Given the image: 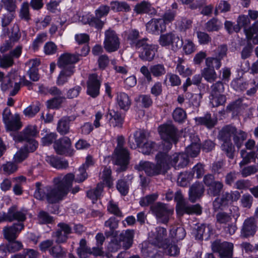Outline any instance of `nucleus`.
<instances>
[{"instance_id":"nucleus-1","label":"nucleus","mask_w":258,"mask_h":258,"mask_svg":"<svg viewBox=\"0 0 258 258\" xmlns=\"http://www.w3.org/2000/svg\"><path fill=\"white\" fill-rule=\"evenodd\" d=\"M74 179V174L68 173L64 176L59 175L54 177L52 186H43L41 182H37L34 197L39 201L46 200L48 204L58 203L69 193Z\"/></svg>"},{"instance_id":"nucleus-2","label":"nucleus","mask_w":258,"mask_h":258,"mask_svg":"<svg viewBox=\"0 0 258 258\" xmlns=\"http://www.w3.org/2000/svg\"><path fill=\"white\" fill-rule=\"evenodd\" d=\"M168 152L163 150L159 151L155 156L156 163L141 160L135 168L139 171H144L149 176L165 174L171 168V155Z\"/></svg>"},{"instance_id":"nucleus-3","label":"nucleus","mask_w":258,"mask_h":258,"mask_svg":"<svg viewBox=\"0 0 258 258\" xmlns=\"http://www.w3.org/2000/svg\"><path fill=\"white\" fill-rule=\"evenodd\" d=\"M158 132L161 139V149L169 152L173 145H176L179 141L178 130L172 123H165L160 125Z\"/></svg>"},{"instance_id":"nucleus-4","label":"nucleus","mask_w":258,"mask_h":258,"mask_svg":"<svg viewBox=\"0 0 258 258\" xmlns=\"http://www.w3.org/2000/svg\"><path fill=\"white\" fill-rule=\"evenodd\" d=\"M237 133V128L231 124L225 125L219 132L218 139L223 142L221 147L226 156L232 159L234 156L235 148L231 141V137Z\"/></svg>"},{"instance_id":"nucleus-5","label":"nucleus","mask_w":258,"mask_h":258,"mask_svg":"<svg viewBox=\"0 0 258 258\" xmlns=\"http://www.w3.org/2000/svg\"><path fill=\"white\" fill-rule=\"evenodd\" d=\"M158 49V45L150 43L149 39V41H144L135 50L141 60L151 62L154 59Z\"/></svg>"},{"instance_id":"nucleus-6","label":"nucleus","mask_w":258,"mask_h":258,"mask_svg":"<svg viewBox=\"0 0 258 258\" xmlns=\"http://www.w3.org/2000/svg\"><path fill=\"white\" fill-rule=\"evenodd\" d=\"M158 41L161 46H171V49L174 51H176L183 44L182 39H180L177 34L172 32L161 34Z\"/></svg>"},{"instance_id":"nucleus-7","label":"nucleus","mask_w":258,"mask_h":258,"mask_svg":"<svg viewBox=\"0 0 258 258\" xmlns=\"http://www.w3.org/2000/svg\"><path fill=\"white\" fill-rule=\"evenodd\" d=\"M203 182L207 187L208 194L213 197L220 196L224 187L221 181L216 180L214 174H207L204 175Z\"/></svg>"},{"instance_id":"nucleus-8","label":"nucleus","mask_w":258,"mask_h":258,"mask_svg":"<svg viewBox=\"0 0 258 258\" xmlns=\"http://www.w3.org/2000/svg\"><path fill=\"white\" fill-rule=\"evenodd\" d=\"M57 229L52 233V236L57 244L66 243L69 238V235L73 233L72 227L68 223L59 222L57 224Z\"/></svg>"},{"instance_id":"nucleus-9","label":"nucleus","mask_w":258,"mask_h":258,"mask_svg":"<svg viewBox=\"0 0 258 258\" xmlns=\"http://www.w3.org/2000/svg\"><path fill=\"white\" fill-rule=\"evenodd\" d=\"M103 46L105 50L108 53L115 52L119 49L120 40L114 30L109 29L105 32Z\"/></svg>"},{"instance_id":"nucleus-10","label":"nucleus","mask_w":258,"mask_h":258,"mask_svg":"<svg viewBox=\"0 0 258 258\" xmlns=\"http://www.w3.org/2000/svg\"><path fill=\"white\" fill-rule=\"evenodd\" d=\"M53 148L58 155L72 156L74 150L72 148L71 139L67 136H63L55 141L53 145Z\"/></svg>"},{"instance_id":"nucleus-11","label":"nucleus","mask_w":258,"mask_h":258,"mask_svg":"<svg viewBox=\"0 0 258 258\" xmlns=\"http://www.w3.org/2000/svg\"><path fill=\"white\" fill-rule=\"evenodd\" d=\"M101 80L98 75L94 73L89 74L86 82V93L93 98L97 97L100 94Z\"/></svg>"},{"instance_id":"nucleus-12","label":"nucleus","mask_w":258,"mask_h":258,"mask_svg":"<svg viewBox=\"0 0 258 258\" xmlns=\"http://www.w3.org/2000/svg\"><path fill=\"white\" fill-rule=\"evenodd\" d=\"M150 210L152 213L156 216L157 219L161 220L162 223L165 224L168 223L171 211L165 203L157 202L151 206Z\"/></svg>"},{"instance_id":"nucleus-13","label":"nucleus","mask_w":258,"mask_h":258,"mask_svg":"<svg viewBox=\"0 0 258 258\" xmlns=\"http://www.w3.org/2000/svg\"><path fill=\"white\" fill-rule=\"evenodd\" d=\"M114 164L119 166L118 171L123 172L127 169L130 163V154L127 149L114 150Z\"/></svg>"},{"instance_id":"nucleus-14","label":"nucleus","mask_w":258,"mask_h":258,"mask_svg":"<svg viewBox=\"0 0 258 258\" xmlns=\"http://www.w3.org/2000/svg\"><path fill=\"white\" fill-rule=\"evenodd\" d=\"M125 40L132 48L136 49L144 41H149L147 37H141L137 29H130L125 32Z\"/></svg>"},{"instance_id":"nucleus-15","label":"nucleus","mask_w":258,"mask_h":258,"mask_svg":"<svg viewBox=\"0 0 258 258\" xmlns=\"http://www.w3.org/2000/svg\"><path fill=\"white\" fill-rule=\"evenodd\" d=\"M233 247V244L228 242H215L212 245L213 251L218 253L220 258H232Z\"/></svg>"},{"instance_id":"nucleus-16","label":"nucleus","mask_w":258,"mask_h":258,"mask_svg":"<svg viewBox=\"0 0 258 258\" xmlns=\"http://www.w3.org/2000/svg\"><path fill=\"white\" fill-rule=\"evenodd\" d=\"M125 113H121L113 109H108L105 116L108 118L111 125L113 127H122L124 121Z\"/></svg>"},{"instance_id":"nucleus-17","label":"nucleus","mask_w":258,"mask_h":258,"mask_svg":"<svg viewBox=\"0 0 258 258\" xmlns=\"http://www.w3.org/2000/svg\"><path fill=\"white\" fill-rule=\"evenodd\" d=\"M24 228V223H14L10 226H6L3 229L4 237L7 241L16 240Z\"/></svg>"},{"instance_id":"nucleus-18","label":"nucleus","mask_w":258,"mask_h":258,"mask_svg":"<svg viewBox=\"0 0 258 258\" xmlns=\"http://www.w3.org/2000/svg\"><path fill=\"white\" fill-rule=\"evenodd\" d=\"M166 26L161 18H152L146 24V30L150 34L158 35L164 32Z\"/></svg>"},{"instance_id":"nucleus-19","label":"nucleus","mask_w":258,"mask_h":258,"mask_svg":"<svg viewBox=\"0 0 258 258\" xmlns=\"http://www.w3.org/2000/svg\"><path fill=\"white\" fill-rule=\"evenodd\" d=\"M257 231L256 221L254 217L246 218L241 229V235L244 238L253 236Z\"/></svg>"},{"instance_id":"nucleus-20","label":"nucleus","mask_w":258,"mask_h":258,"mask_svg":"<svg viewBox=\"0 0 258 258\" xmlns=\"http://www.w3.org/2000/svg\"><path fill=\"white\" fill-rule=\"evenodd\" d=\"M80 60L79 54L68 52L61 54L58 58L57 67L61 69H67L68 66H74Z\"/></svg>"},{"instance_id":"nucleus-21","label":"nucleus","mask_w":258,"mask_h":258,"mask_svg":"<svg viewBox=\"0 0 258 258\" xmlns=\"http://www.w3.org/2000/svg\"><path fill=\"white\" fill-rule=\"evenodd\" d=\"M37 126L36 125H28L21 132L14 136V139L18 142H22L26 140L33 139L31 137H35L38 134Z\"/></svg>"},{"instance_id":"nucleus-22","label":"nucleus","mask_w":258,"mask_h":258,"mask_svg":"<svg viewBox=\"0 0 258 258\" xmlns=\"http://www.w3.org/2000/svg\"><path fill=\"white\" fill-rule=\"evenodd\" d=\"M7 222L17 221V223H23L26 220V215L21 211L17 210V207L13 205L10 207L7 213Z\"/></svg>"},{"instance_id":"nucleus-23","label":"nucleus","mask_w":258,"mask_h":258,"mask_svg":"<svg viewBox=\"0 0 258 258\" xmlns=\"http://www.w3.org/2000/svg\"><path fill=\"white\" fill-rule=\"evenodd\" d=\"M205 191V187L203 184L199 181H196L190 187L189 189V200L192 203H195L201 198Z\"/></svg>"},{"instance_id":"nucleus-24","label":"nucleus","mask_w":258,"mask_h":258,"mask_svg":"<svg viewBox=\"0 0 258 258\" xmlns=\"http://www.w3.org/2000/svg\"><path fill=\"white\" fill-rule=\"evenodd\" d=\"M23 247L22 243L16 239L8 241V243L6 245H0V253L4 256H7L8 253L18 251L23 249Z\"/></svg>"},{"instance_id":"nucleus-25","label":"nucleus","mask_w":258,"mask_h":258,"mask_svg":"<svg viewBox=\"0 0 258 258\" xmlns=\"http://www.w3.org/2000/svg\"><path fill=\"white\" fill-rule=\"evenodd\" d=\"M133 138L135 140V143L132 141L131 137H130L128 139V144L131 148L135 149L137 148H140L147 139L145 131L143 130L136 131L134 133Z\"/></svg>"},{"instance_id":"nucleus-26","label":"nucleus","mask_w":258,"mask_h":258,"mask_svg":"<svg viewBox=\"0 0 258 258\" xmlns=\"http://www.w3.org/2000/svg\"><path fill=\"white\" fill-rule=\"evenodd\" d=\"M75 72L74 66H68L67 69H61L56 79V84L58 86H61L67 83Z\"/></svg>"},{"instance_id":"nucleus-27","label":"nucleus","mask_w":258,"mask_h":258,"mask_svg":"<svg viewBox=\"0 0 258 258\" xmlns=\"http://www.w3.org/2000/svg\"><path fill=\"white\" fill-rule=\"evenodd\" d=\"M116 103L120 110L124 112H127L130 108L132 100L129 96L124 92H119L117 94Z\"/></svg>"},{"instance_id":"nucleus-28","label":"nucleus","mask_w":258,"mask_h":258,"mask_svg":"<svg viewBox=\"0 0 258 258\" xmlns=\"http://www.w3.org/2000/svg\"><path fill=\"white\" fill-rule=\"evenodd\" d=\"M134 11L137 14H148L155 15L157 13V11L152 7L151 4L145 1L137 3L135 6Z\"/></svg>"},{"instance_id":"nucleus-29","label":"nucleus","mask_w":258,"mask_h":258,"mask_svg":"<svg viewBox=\"0 0 258 258\" xmlns=\"http://www.w3.org/2000/svg\"><path fill=\"white\" fill-rule=\"evenodd\" d=\"M104 225L109 228L108 230L105 231V235L107 238L116 237L118 235V231L116 230L118 226V220L114 217H111L108 220L105 221Z\"/></svg>"},{"instance_id":"nucleus-30","label":"nucleus","mask_w":258,"mask_h":258,"mask_svg":"<svg viewBox=\"0 0 258 258\" xmlns=\"http://www.w3.org/2000/svg\"><path fill=\"white\" fill-rule=\"evenodd\" d=\"M134 237V230L127 229L124 232H122L119 235V240L124 250L128 249L133 243Z\"/></svg>"},{"instance_id":"nucleus-31","label":"nucleus","mask_w":258,"mask_h":258,"mask_svg":"<svg viewBox=\"0 0 258 258\" xmlns=\"http://www.w3.org/2000/svg\"><path fill=\"white\" fill-rule=\"evenodd\" d=\"M195 120L198 124L204 125L209 130L213 128L218 121L216 118H212L210 113H207L204 116L196 117Z\"/></svg>"},{"instance_id":"nucleus-32","label":"nucleus","mask_w":258,"mask_h":258,"mask_svg":"<svg viewBox=\"0 0 258 258\" xmlns=\"http://www.w3.org/2000/svg\"><path fill=\"white\" fill-rule=\"evenodd\" d=\"M232 202V196L228 192L222 194L221 198H216L213 202V206L215 210H223L224 207Z\"/></svg>"},{"instance_id":"nucleus-33","label":"nucleus","mask_w":258,"mask_h":258,"mask_svg":"<svg viewBox=\"0 0 258 258\" xmlns=\"http://www.w3.org/2000/svg\"><path fill=\"white\" fill-rule=\"evenodd\" d=\"M162 245L168 255L171 256H176L179 255L180 249L174 241L170 242L169 239L165 238Z\"/></svg>"},{"instance_id":"nucleus-34","label":"nucleus","mask_w":258,"mask_h":258,"mask_svg":"<svg viewBox=\"0 0 258 258\" xmlns=\"http://www.w3.org/2000/svg\"><path fill=\"white\" fill-rule=\"evenodd\" d=\"M186 234L185 229L181 226L172 225L170 227L169 235L174 240L177 242L183 239Z\"/></svg>"},{"instance_id":"nucleus-35","label":"nucleus","mask_w":258,"mask_h":258,"mask_svg":"<svg viewBox=\"0 0 258 258\" xmlns=\"http://www.w3.org/2000/svg\"><path fill=\"white\" fill-rule=\"evenodd\" d=\"M46 160L52 167L56 169H66L69 167L68 161L61 160L56 156H47Z\"/></svg>"},{"instance_id":"nucleus-36","label":"nucleus","mask_w":258,"mask_h":258,"mask_svg":"<svg viewBox=\"0 0 258 258\" xmlns=\"http://www.w3.org/2000/svg\"><path fill=\"white\" fill-rule=\"evenodd\" d=\"M103 187L102 184L98 183L94 188L88 190L87 191V197L91 200L93 204H95L100 199L103 190Z\"/></svg>"},{"instance_id":"nucleus-37","label":"nucleus","mask_w":258,"mask_h":258,"mask_svg":"<svg viewBox=\"0 0 258 258\" xmlns=\"http://www.w3.org/2000/svg\"><path fill=\"white\" fill-rule=\"evenodd\" d=\"M180 210L182 214L201 215L202 214V207L199 204L192 205H183L181 207Z\"/></svg>"},{"instance_id":"nucleus-38","label":"nucleus","mask_w":258,"mask_h":258,"mask_svg":"<svg viewBox=\"0 0 258 258\" xmlns=\"http://www.w3.org/2000/svg\"><path fill=\"white\" fill-rule=\"evenodd\" d=\"M43 132H45L46 134L43 137L41 140L40 142L43 146L49 147L57 140L58 137L57 134L55 132H51L50 131L47 132V130H43Z\"/></svg>"},{"instance_id":"nucleus-39","label":"nucleus","mask_w":258,"mask_h":258,"mask_svg":"<svg viewBox=\"0 0 258 258\" xmlns=\"http://www.w3.org/2000/svg\"><path fill=\"white\" fill-rule=\"evenodd\" d=\"M141 152L145 155H150L157 151L159 148V145L156 142L148 141L145 142L140 148Z\"/></svg>"},{"instance_id":"nucleus-40","label":"nucleus","mask_w":258,"mask_h":258,"mask_svg":"<svg viewBox=\"0 0 258 258\" xmlns=\"http://www.w3.org/2000/svg\"><path fill=\"white\" fill-rule=\"evenodd\" d=\"M111 10L114 12H129L131 11L130 5L125 2L113 1L110 3Z\"/></svg>"},{"instance_id":"nucleus-41","label":"nucleus","mask_w":258,"mask_h":258,"mask_svg":"<svg viewBox=\"0 0 258 258\" xmlns=\"http://www.w3.org/2000/svg\"><path fill=\"white\" fill-rule=\"evenodd\" d=\"M70 121L67 118L60 119L56 126L57 132L61 136H65L70 132Z\"/></svg>"},{"instance_id":"nucleus-42","label":"nucleus","mask_w":258,"mask_h":258,"mask_svg":"<svg viewBox=\"0 0 258 258\" xmlns=\"http://www.w3.org/2000/svg\"><path fill=\"white\" fill-rule=\"evenodd\" d=\"M65 97H53L46 102V106L47 109L58 110L61 107Z\"/></svg>"},{"instance_id":"nucleus-43","label":"nucleus","mask_w":258,"mask_h":258,"mask_svg":"<svg viewBox=\"0 0 258 258\" xmlns=\"http://www.w3.org/2000/svg\"><path fill=\"white\" fill-rule=\"evenodd\" d=\"M211 230L209 225L207 226L206 224H201L198 225L196 228V232L195 233L196 239L199 240H203V236L204 234L207 235V237L210 236V232Z\"/></svg>"},{"instance_id":"nucleus-44","label":"nucleus","mask_w":258,"mask_h":258,"mask_svg":"<svg viewBox=\"0 0 258 258\" xmlns=\"http://www.w3.org/2000/svg\"><path fill=\"white\" fill-rule=\"evenodd\" d=\"M241 107V101L236 100L228 104L226 108L227 113H231L233 117L238 116Z\"/></svg>"},{"instance_id":"nucleus-45","label":"nucleus","mask_w":258,"mask_h":258,"mask_svg":"<svg viewBox=\"0 0 258 258\" xmlns=\"http://www.w3.org/2000/svg\"><path fill=\"white\" fill-rule=\"evenodd\" d=\"M210 100L213 107H218L225 104L226 101V97L225 95L220 93H211Z\"/></svg>"},{"instance_id":"nucleus-46","label":"nucleus","mask_w":258,"mask_h":258,"mask_svg":"<svg viewBox=\"0 0 258 258\" xmlns=\"http://www.w3.org/2000/svg\"><path fill=\"white\" fill-rule=\"evenodd\" d=\"M192 173L189 171L181 172L177 178V182L180 186L185 187L189 184L193 179Z\"/></svg>"},{"instance_id":"nucleus-47","label":"nucleus","mask_w":258,"mask_h":258,"mask_svg":"<svg viewBox=\"0 0 258 258\" xmlns=\"http://www.w3.org/2000/svg\"><path fill=\"white\" fill-rule=\"evenodd\" d=\"M186 117L187 114L185 111L180 107H176L173 111L172 118L176 122L183 123L185 122Z\"/></svg>"},{"instance_id":"nucleus-48","label":"nucleus","mask_w":258,"mask_h":258,"mask_svg":"<svg viewBox=\"0 0 258 258\" xmlns=\"http://www.w3.org/2000/svg\"><path fill=\"white\" fill-rule=\"evenodd\" d=\"M240 155L242 158V161L240 163L241 166L246 165L251 161H255V158H257L256 153L254 151L247 152L244 149L241 150Z\"/></svg>"},{"instance_id":"nucleus-49","label":"nucleus","mask_w":258,"mask_h":258,"mask_svg":"<svg viewBox=\"0 0 258 258\" xmlns=\"http://www.w3.org/2000/svg\"><path fill=\"white\" fill-rule=\"evenodd\" d=\"M202 76L209 83L215 81L217 78L215 70L211 67H207L204 68L202 72Z\"/></svg>"},{"instance_id":"nucleus-50","label":"nucleus","mask_w":258,"mask_h":258,"mask_svg":"<svg viewBox=\"0 0 258 258\" xmlns=\"http://www.w3.org/2000/svg\"><path fill=\"white\" fill-rule=\"evenodd\" d=\"M158 195L156 193L149 194L140 198L139 204L142 207H148L153 204L157 200Z\"/></svg>"},{"instance_id":"nucleus-51","label":"nucleus","mask_w":258,"mask_h":258,"mask_svg":"<svg viewBox=\"0 0 258 258\" xmlns=\"http://www.w3.org/2000/svg\"><path fill=\"white\" fill-rule=\"evenodd\" d=\"M7 130L10 131H16L19 130L22 125L19 115L12 118L5 124Z\"/></svg>"},{"instance_id":"nucleus-52","label":"nucleus","mask_w":258,"mask_h":258,"mask_svg":"<svg viewBox=\"0 0 258 258\" xmlns=\"http://www.w3.org/2000/svg\"><path fill=\"white\" fill-rule=\"evenodd\" d=\"M87 23L91 27H93L97 30L101 29L104 23L101 20L100 18L93 15H90L87 18Z\"/></svg>"},{"instance_id":"nucleus-53","label":"nucleus","mask_w":258,"mask_h":258,"mask_svg":"<svg viewBox=\"0 0 258 258\" xmlns=\"http://www.w3.org/2000/svg\"><path fill=\"white\" fill-rule=\"evenodd\" d=\"M247 137V134L245 132L242 130H239L238 132L237 131V133H235L233 137V140L238 149L241 148Z\"/></svg>"},{"instance_id":"nucleus-54","label":"nucleus","mask_w":258,"mask_h":258,"mask_svg":"<svg viewBox=\"0 0 258 258\" xmlns=\"http://www.w3.org/2000/svg\"><path fill=\"white\" fill-rule=\"evenodd\" d=\"M152 76L155 78H160L166 73V69L162 63H157L150 66Z\"/></svg>"},{"instance_id":"nucleus-55","label":"nucleus","mask_w":258,"mask_h":258,"mask_svg":"<svg viewBox=\"0 0 258 258\" xmlns=\"http://www.w3.org/2000/svg\"><path fill=\"white\" fill-rule=\"evenodd\" d=\"M17 163L12 161H7L2 166V170L4 174L6 175H11L15 173L18 168Z\"/></svg>"},{"instance_id":"nucleus-56","label":"nucleus","mask_w":258,"mask_h":258,"mask_svg":"<svg viewBox=\"0 0 258 258\" xmlns=\"http://www.w3.org/2000/svg\"><path fill=\"white\" fill-rule=\"evenodd\" d=\"M176 15V11L171 10L169 9L166 10L163 14L162 18H161V21H162V22L165 26H166L167 25H168L169 23H171L174 21Z\"/></svg>"},{"instance_id":"nucleus-57","label":"nucleus","mask_w":258,"mask_h":258,"mask_svg":"<svg viewBox=\"0 0 258 258\" xmlns=\"http://www.w3.org/2000/svg\"><path fill=\"white\" fill-rule=\"evenodd\" d=\"M116 187L122 196H125L128 193L129 186L127 181L124 179H120L117 180Z\"/></svg>"},{"instance_id":"nucleus-58","label":"nucleus","mask_w":258,"mask_h":258,"mask_svg":"<svg viewBox=\"0 0 258 258\" xmlns=\"http://www.w3.org/2000/svg\"><path fill=\"white\" fill-rule=\"evenodd\" d=\"M19 16L20 18L27 22L31 20L29 5L27 2L23 3L21 6Z\"/></svg>"},{"instance_id":"nucleus-59","label":"nucleus","mask_w":258,"mask_h":258,"mask_svg":"<svg viewBox=\"0 0 258 258\" xmlns=\"http://www.w3.org/2000/svg\"><path fill=\"white\" fill-rule=\"evenodd\" d=\"M42 92L45 95L49 94L53 97H64L62 95V92L56 86L44 87Z\"/></svg>"},{"instance_id":"nucleus-60","label":"nucleus","mask_w":258,"mask_h":258,"mask_svg":"<svg viewBox=\"0 0 258 258\" xmlns=\"http://www.w3.org/2000/svg\"><path fill=\"white\" fill-rule=\"evenodd\" d=\"M49 253L54 258H62L66 256V251L58 245L52 246L49 250Z\"/></svg>"},{"instance_id":"nucleus-61","label":"nucleus","mask_w":258,"mask_h":258,"mask_svg":"<svg viewBox=\"0 0 258 258\" xmlns=\"http://www.w3.org/2000/svg\"><path fill=\"white\" fill-rule=\"evenodd\" d=\"M26 144L22 147L28 153L35 152L38 147V142L35 139L26 140Z\"/></svg>"},{"instance_id":"nucleus-62","label":"nucleus","mask_w":258,"mask_h":258,"mask_svg":"<svg viewBox=\"0 0 258 258\" xmlns=\"http://www.w3.org/2000/svg\"><path fill=\"white\" fill-rule=\"evenodd\" d=\"M38 217L40 223L42 224H52L54 221L53 217L44 211H40Z\"/></svg>"},{"instance_id":"nucleus-63","label":"nucleus","mask_w":258,"mask_h":258,"mask_svg":"<svg viewBox=\"0 0 258 258\" xmlns=\"http://www.w3.org/2000/svg\"><path fill=\"white\" fill-rule=\"evenodd\" d=\"M221 58L219 57H208L206 59V65L207 67H211L214 69L215 68L218 70L221 67Z\"/></svg>"},{"instance_id":"nucleus-64","label":"nucleus","mask_w":258,"mask_h":258,"mask_svg":"<svg viewBox=\"0 0 258 258\" xmlns=\"http://www.w3.org/2000/svg\"><path fill=\"white\" fill-rule=\"evenodd\" d=\"M245 33L248 40L251 39L256 34L258 33V20L256 21L251 26L245 29Z\"/></svg>"}]
</instances>
